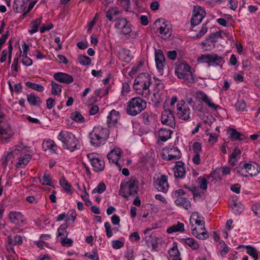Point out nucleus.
Instances as JSON below:
<instances>
[{
    "instance_id": "obj_61",
    "label": "nucleus",
    "mask_w": 260,
    "mask_h": 260,
    "mask_svg": "<svg viewBox=\"0 0 260 260\" xmlns=\"http://www.w3.org/2000/svg\"><path fill=\"white\" fill-rule=\"evenodd\" d=\"M106 229V235L108 238H110L113 236V233L111 230L110 223L109 222H106L104 224Z\"/></svg>"
},
{
    "instance_id": "obj_32",
    "label": "nucleus",
    "mask_w": 260,
    "mask_h": 260,
    "mask_svg": "<svg viewBox=\"0 0 260 260\" xmlns=\"http://www.w3.org/2000/svg\"><path fill=\"white\" fill-rule=\"evenodd\" d=\"M184 163L179 161L176 162L174 169V176L176 178H181L185 174V171L184 167Z\"/></svg>"
},
{
    "instance_id": "obj_64",
    "label": "nucleus",
    "mask_w": 260,
    "mask_h": 260,
    "mask_svg": "<svg viewBox=\"0 0 260 260\" xmlns=\"http://www.w3.org/2000/svg\"><path fill=\"white\" fill-rule=\"evenodd\" d=\"M207 135H209V138L208 142L212 143V144L216 142L217 140V135L214 133H211L209 134H207Z\"/></svg>"
},
{
    "instance_id": "obj_60",
    "label": "nucleus",
    "mask_w": 260,
    "mask_h": 260,
    "mask_svg": "<svg viewBox=\"0 0 260 260\" xmlns=\"http://www.w3.org/2000/svg\"><path fill=\"white\" fill-rule=\"evenodd\" d=\"M144 123L146 125H149L150 123L151 116L148 113L144 112L141 114Z\"/></svg>"
},
{
    "instance_id": "obj_25",
    "label": "nucleus",
    "mask_w": 260,
    "mask_h": 260,
    "mask_svg": "<svg viewBox=\"0 0 260 260\" xmlns=\"http://www.w3.org/2000/svg\"><path fill=\"white\" fill-rule=\"evenodd\" d=\"M153 185L158 191L165 193L168 192L169 187L168 180H155Z\"/></svg>"
},
{
    "instance_id": "obj_2",
    "label": "nucleus",
    "mask_w": 260,
    "mask_h": 260,
    "mask_svg": "<svg viewBox=\"0 0 260 260\" xmlns=\"http://www.w3.org/2000/svg\"><path fill=\"white\" fill-rule=\"evenodd\" d=\"M194 72V70L184 61L177 63L175 68V74L177 78L190 83L197 80Z\"/></svg>"
},
{
    "instance_id": "obj_50",
    "label": "nucleus",
    "mask_w": 260,
    "mask_h": 260,
    "mask_svg": "<svg viewBox=\"0 0 260 260\" xmlns=\"http://www.w3.org/2000/svg\"><path fill=\"white\" fill-rule=\"evenodd\" d=\"M235 107L236 110L240 112H243L246 111V104L243 100H238L235 104Z\"/></svg>"
},
{
    "instance_id": "obj_47",
    "label": "nucleus",
    "mask_w": 260,
    "mask_h": 260,
    "mask_svg": "<svg viewBox=\"0 0 260 260\" xmlns=\"http://www.w3.org/2000/svg\"><path fill=\"white\" fill-rule=\"evenodd\" d=\"M51 85L52 86V93L53 94L59 95L61 92V86L54 81L51 82Z\"/></svg>"
},
{
    "instance_id": "obj_43",
    "label": "nucleus",
    "mask_w": 260,
    "mask_h": 260,
    "mask_svg": "<svg viewBox=\"0 0 260 260\" xmlns=\"http://www.w3.org/2000/svg\"><path fill=\"white\" fill-rule=\"evenodd\" d=\"M184 240L185 244L192 249L196 250L199 248V244L195 239L191 238H188L184 239Z\"/></svg>"
},
{
    "instance_id": "obj_13",
    "label": "nucleus",
    "mask_w": 260,
    "mask_h": 260,
    "mask_svg": "<svg viewBox=\"0 0 260 260\" xmlns=\"http://www.w3.org/2000/svg\"><path fill=\"white\" fill-rule=\"evenodd\" d=\"M260 172V167L256 163L244 164L241 168V174L244 177H254Z\"/></svg>"
},
{
    "instance_id": "obj_26",
    "label": "nucleus",
    "mask_w": 260,
    "mask_h": 260,
    "mask_svg": "<svg viewBox=\"0 0 260 260\" xmlns=\"http://www.w3.org/2000/svg\"><path fill=\"white\" fill-rule=\"evenodd\" d=\"M173 131L166 128H160L158 131L157 136L158 142H165L171 138Z\"/></svg>"
},
{
    "instance_id": "obj_53",
    "label": "nucleus",
    "mask_w": 260,
    "mask_h": 260,
    "mask_svg": "<svg viewBox=\"0 0 260 260\" xmlns=\"http://www.w3.org/2000/svg\"><path fill=\"white\" fill-rule=\"evenodd\" d=\"M169 104L167 106H166V108H170L172 111H174V109H175L176 107L175 104L178 102V98L176 96H174L169 99Z\"/></svg>"
},
{
    "instance_id": "obj_44",
    "label": "nucleus",
    "mask_w": 260,
    "mask_h": 260,
    "mask_svg": "<svg viewBox=\"0 0 260 260\" xmlns=\"http://www.w3.org/2000/svg\"><path fill=\"white\" fill-rule=\"evenodd\" d=\"M59 183L62 189L67 193H72L73 187L67 180H59Z\"/></svg>"
},
{
    "instance_id": "obj_4",
    "label": "nucleus",
    "mask_w": 260,
    "mask_h": 260,
    "mask_svg": "<svg viewBox=\"0 0 260 260\" xmlns=\"http://www.w3.org/2000/svg\"><path fill=\"white\" fill-rule=\"evenodd\" d=\"M109 135V131L106 127L95 126L89 133L90 142L92 145L98 147L103 145L106 142Z\"/></svg>"
},
{
    "instance_id": "obj_40",
    "label": "nucleus",
    "mask_w": 260,
    "mask_h": 260,
    "mask_svg": "<svg viewBox=\"0 0 260 260\" xmlns=\"http://www.w3.org/2000/svg\"><path fill=\"white\" fill-rule=\"evenodd\" d=\"M71 118L74 121L78 123H83L85 121V118L78 111H75L71 114Z\"/></svg>"
},
{
    "instance_id": "obj_10",
    "label": "nucleus",
    "mask_w": 260,
    "mask_h": 260,
    "mask_svg": "<svg viewBox=\"0 0 260 260\" xmlns=\"http://www.w3.org/2000/svg\"><path fill=\"white\" fill-rule=\"evenodd\" d=\"M224 58L217 54H202L198 58V61L203 63H207L209 66H217L223 62Z\"/></svg>"
},
{
    "instance_id": "obj_34",
    "label": "nucleus",
    "mask_w": 260,
    "mask_h": 260,
    "mask_svg": "<svg viewBox=\"0 0 260 260\" xmlns=\"http://www.w3.org/2000/svg\"><path fill=\"white\" fill-rule=\"evenodd\" d=\"M42 147L44 151L50 150L52 152H56L57 149V146L54 141L48 140L44 141L42 144Z\"/></svg>"
},
{
    "instance_id": "obj_20",
    "label": "nucleus",
    "mask_w": 260,
    "mask_h": 260,
    "mask_svg": "<svg viewBox=\"0 0 260 260\" xmlns=\"http://www.w3.org/2000/svg\"><path fill=\"white\" fill-rule=\"evenodd\" d=\"M196 98L200 102L205 103L212 109L216 110L219 107V106L213 103L210 97L201 90H199L196 92Z\"/></svg>"
},
{
    "instance_id": "obj_37",
    "label": "nucleus",
    "mask_w": 260,
    "mask_h": 260,
    "mask_svg": "<svg viewBox=\"0 0 260 260\" xmlns=\"http://www.w3.org/2000/svg\"><path fill=\"white\" fill-rule=\"evenodd\" d=\"M41 17L37 18L31 22L30 29L28 30V32L30 34H34L38 31V28L41 23Z\"/></svg>"
},
{
    "instance_id": "obj_12",
    "label": "nucleus",
    "mask_w": 260,
    "mask_h": 260,
    "mask_svg": "<svg viewBox=\"0 0 260 260\" xmlns=\"http://www.w3.org/2000/svg\"><path fill=\"white\" fill-rule=\"evenodd\" d=\"M30 0H14L13 4V10L16 13H21L23 12L28 5ZM37 2L32 1L28 4L27 10L23 15L25 16L26 13L30 11L36 5Z\"/></svg>"
},
{
    "instance_id": "obj_38",
    "label": "nucleus",
    "mask_w": 260,
    "mask_h": 260,
    "mask_svg": "<svg viewBox=\"0 0 260 260\" xmlns=\"http://www.w3.org/2000/svg\"><path fill=\"white\" fill-rule=\"evenodd\" d=\"M184 231V224L179 222L177 224L173 225L167 229V232L170 234L177 232H182Z\"/></svg>"
},
{
    "instance_id": "obj_33",
    "label": "nucleus",
    "mask_w": 260,
    "mask_h": 260,
    "mask_svg": "<svg viewBox=\"0 0 260 260\" xmlns=\"http://www.w3.org/2000/svg\"><path fill=\"white\" fill-rule=\"evenodd\" d=\"M121 11L119 10L116 7H110L106 12V17L110 21H113L114 19V16H117L121 14Z\"/></svg>"
},
{
    "instance_id": "obj_8",
    "label": "nucleus",
    "mask_w": 260,
    "mask_h": 260,
    "mask_svg": "<svg viewBox=\"0 0 260 260\" xmlns=\"http://www.w3.org/2000/svg\"><path fill=\"white\" fill-rule=\"evenodd\" d=\"M154 27L159 31V35L164 39L169 38L172 34V29L169 24L167 23L163 19H157L154 23Z\"/></svg>"
},
{
    "instance_id": "obj_28",
    "label": "nucleus",
    "mask_w": 260,
    "mask_h": 260,
    "mask_svg": "<svg viewBox=\"0 0 260 260\" xmlns=\"http://www.w3.org/2000/svg\"><path fill=\"white\" fill-rule=\"evenodd\" d=\"M190 223L191 224V227L194 226V224H196L199 226H204V218L198 212H194L190 216Z\"/></svg>"
},
{
    "instance_id": "obj_46",
    "label": "nucleus",
    "mask_w": 260,
    "mask_h": 260,
    "mask_svg": "<svg viewBox=\"0 0 260 260\" xmlns=\"http://www.w3.org/2000/svg\"><path fill=\"white\" fill-rule=\"evenodd\" d=\"M245 248L247 249V253L250 256H252L254 260H257L258 259V251L253 247L247 245Z\"/></svg>"
},
{
    "instance_id": "obj_24",
    "label": "nucleus",
    "mask_w": 260,
    "mask_h": 260,
    "mask_svg": "<svg viewBox=\"0 0 260 260\" xmlns=\"http://www.w3.org/2000/svg\"><path fill=\"white\" fill-rule=\"evenodd\" d=\"M191 233L196 236L197 238L200 240H205L208 238V232L206 230L204 226H201L198 228L196 227H191Z\"/></svg>"
},
{
    "instance_id": "obj_59",
    "label": "nucleus",
    "mask_w": 260,
    "mask_h": 260,
    "mask_svg": "<svg viewBox=\"0 0 260 260\" xmlns=\"http://www.w3.org/2000/svg\"><path fill=\"white\" fill-rule=\"evenodd\" d=\"M60 242L62 246L67 247L71 246L73 243V240L67 237H61Z\"/></svg>"
},
{
    "instance_id": "obj_52",
    "label": "nucleus",
    "mask_w": 260,
    "mask_h": 260,
    "mask_svg": "<svg viewBox=\"0 0 260 260\" xmlns=\"http://www.w3.org/2000/svg\"><path fill=\"white\" fill-rule=\"evenodd\" d=\"M162 92L154 91L152 97V101L155 104H159L161 101Z\"/></svg>"
},
{
    "instance_id": "obj_58",
    "label": "nucleus",
    "mask_w": 260,
    "mask_h": 260,
    "mask_svg": "<svg viewBox=\"0 0 260 260\" xmlns=\"http://www.w3.org/2000/svg\"><path fill=\"white\" fill-rule=\"evenodd\" d=\"M13 157L12 151L8 152L2 158V164L6 166L9 160Z\"/></svg>"
},
{
    "instance_id": "obj_21",
    "label": "nucleus",
    "mask_w": 260,
    "mask_h": 260,
    "mask_svg": "<svg viewBox=\"0 0 260 260\" xmlns=\"http://www.w3.org/2000/svg\"><path fill=\"white\" fill-rule=\"evenodd\" d=\"M120 114L116 110L113 109L109 113L107 117V124L109 128L115 127L120 118Z\"/></svg>"
},
{
    "instance_id": "obj_45",
    "label": "nucleus",
    "mask_w": 260,
    "mask_h": 260,
    "mask_svg": "<svg viewBox=\"0 0 260 260\" xmlns=\"http://www.w3.org/2000/svg\"><path fill=\"white\" fill-rule=\"evenodd\" d=\"M68 227V225L67 224L61 225L57 230V237L63 236L64 237H67L68 233L67 229Z\"/></svg>"
},
{
    "instance_id": "obj_36",
    "label": "nucleus",
    "mask_w": 260,
    "mask_h": 260,
    "mask_svg": "<svg viewBox=\"0 0 260 260\" xmlns=\"http://www.w3.org/2000/svg\"><path fill=\"white\" fill-rule=\"evenodd\" d=\"M231 133L230 134V138L232 141H242L246 139L245 136L241 133H240L235 129H231Z\"/></svg>"
},
{
    "instance_id": "obj_29",
    "label": "nucleus",
    "mask_w": 260,
    "mask_h": 260,
    "mask_svg": "<svg viewBox=\"0 0 260 260\" xmlns=\"http://www.w3.org/2000/svg\"><path fill=\"white\" fill-rule=\"evenodd\" d=\"M241 153L240 149L236 147L229 157V163L232 166H235L241 157Z\"/></svg>"
},
{
    "instance_id": "obj_42",
    "label": "nucleus",
    "mask_w": 260,
    "mask_h": 260,
    "mask_svg": "<svg viewBox=\"0 0 260 260\" xmlns=\"http://www.w3.org/2000/svg\"><path fill=\"white\" fill-rule=\"evenodd\" d=\"M227 33L223 30H219L214 33L210 34V35L208 37V39H210L211 40L212 42H215L216 41L215 40V38H220L221 39L224 38V36H226Z\"/></svg>"
},
{
    "instance_id": "obj_54",
    "label": "nucleus",
    "mask_w": 260,
    "mask_h": 260,
    "mask_svg": "<svg viewBox=\"0 0 260 260\" xmlns=\"http://www.w3.org/2000/svg\"><path fill=\"white\" fill-rule=\"evenodd\" d=\"M169 258H172L173 257L179 256V252L177 249V245H174L173 247L169 250Z\"/></svg>"
},
{
    "instance_id": "obj_49",
    "label": "nucleus",
    "mask_w": 260,
    "mask_h": 260,
    "mask_svg": "<svg viewBox=\"0 0 260 260\" xmlns=\"http://www.w3.org/2000/svg\"><path fill=\"white\" fill-rule=\"evenodd\" d=\"M76 217V213L74 210H70L69 211L68 214H67V218L66 220V223H69L70 221L73 223Z\"/></svg>"
},
{
    "instance_id": "obj_5",
    "label": "nucleus",
    "mask_w": 260,
    "mask_h": 260,
    "mask_svg": "<svg viewBox=\"0 0 260 260\" xmlns=\"http://www.w3.org/2000/svg\"><path fill=\"white\" fill-rule=\"evenodd\" d=\"M146 102L140 97L132 98L127 103L126 113L132 116H136L146 108Z\"/></svg>"
},
{
    "instance_id": "obj_1",
    "label": "nucleus",
    "mask_w": 260,
    "mask_h": 260,
    "mask_svg": "<svg viewBox=\"0 0 260 260\" xmlns=\"http://www.w3.org/2000/svg\"><path fill=\"white\" fill-rule=\"evenodd\" d=\"M151 76L147 73H142L135 79L133 88L136 93L147 98L150 93L149 86L151 83Z\"/></svg>"
},
{
    "instance_id": "obj_57",
    "label": "nucleus",
    "mask_w": 260,
    "mask_h": 260,
    "mask_svg": "<svg viewBox=\"0 0 260 260\" xmlns=\"http://www.w3.org/2000/svg\"><path fill=\"white\" fill-rule=\"evenodd\" d=\"M191 150L194 154H199L202 151V145L200 143L194 142L191 148Z\"/></svg>"
},
{
    "instance_id": "obj_11",
    "label": "nucleus",
    "mask_w": 260,
    "mask_h": 260,
    "mask_svg": "<svg viewBox=\"0 0 260 260\" xmlns=\"http://www.w3.org/2000/svg\"><path fill=\"white\" fill-rule=\"evenodd\" d=\"M161 122L164 125H166L172 128L176 126V121L173 111L170 108H166L164 106V110L161 112Z\"/></svg>"
},
{
    "instance_id": "obj_3",
    "label": "nucleus",
    "mask_w": 260,
    "mask_h": 260,
    "mask_svg": "<svg viewBox=\"0 0 260 260\" xmlns=\"http://www.w3.org/2000/svg\"><path fill=\"white\" fill-rule=\"evenodd\" d=\"M57 139L62 143V147L71 152L80 149V141L71 132L62 130Z\"/></svg>"
},
{
    "instance_id": "obj_15",
    "label": "nucleus",
    "mask_w": 260,
    "mask_h": 260,
    "mask_svg": "<svg viewBox=\"0 0 260 260\" xmlns=\"http://www.w3.org/2000/svg\"><path fill=\"white\" fill-rule=\"evenodd\" d=\"M181 156L180 151L177 147H172L163 149L161 157L166 160H173L179 159Z\"/></svg>"
},
{
    "instance_id": "obj_19",
    "label": "nucleus",
    "mask_w": 260,
    "mask_h": 260,
    "mask_svg": "<svg viewBox=\"0 0 260 260\" xmlns=\"http://www.w3.org/2000/svg\"><path fill=\"white\" fill-rule=\"evenodd\" d=\"M13 135V131L8 123H0V139L3 142H7Z\"/></svg>"
},
{
    "instance_id": "obj_18",
    "label": "nucleus",
    "mask_w": 260,
    "mask_h": 260,
    "mask_svg": "<svg viewBox=\"0 0 260 260\" xmlns=\"http://www.w3.org/2000/svg\"><path fill=\"white\" fill-rule=\"evenodd\" d=\"M87 158L90 160V163L96 172H100L103 171L105 168L104 161L96 157L95 153H90L87 154Z\"/></svg>"
},
{
    "instance_id": "obj_39",
    "label": "nucleus",
    "mask_w": 260,
    "mask_h": 260,
    "mask_svg": "<svg viewBox=\"0 0 260 260\" xmlns=\"http://www.w3.org/2000/svg\"><path fill=\"white\" fill-rule=\"evenodd\" d=\"M119 57L125 62H129L131 59V53L128 50L122 49L119 52Z\"/></svg>"
},
{
    "instance_id": "obj_17",
    "label": "nucleus",
    "mask_w": 260,
    "mask_h": 260,
    "mask_svg": "<svg viewBox=\"0 0 260 260\" xmlns=\"http://www.w3.org/2000/svg\"><path fill=\"white\" fill-rule=\"evenodd\" d=\"M155 61L156 68L158 72L162 75L164 68L166 66V61L162 51L160 50H155Z\"/></svg>"
},
{
    "instance_id": "obj_14",
    "label": "nucleus",
    "mask_w": 260,
    "mask_h": 260,
    "mask_svg": "<svg viewBox=\"0 0 260 260\" xmlns=\"http://www.w3.org/2000/svg\"><path fill=\"white\" fill-rule=\"evenodd\" d=\"M205 16L206 12L204 8L199 6H194L190 20L191 25L196 26L199 24Z\"/></svg>"
},
{
    "instance_id": "obj_27",
    "label": "nucleus",
    "mask_w": 260,
    "mask_h": 260,
    "mask_svg": "<svg viewBox=\"0 0 260 260\" xmlns=\"http://www.w3.org/2000/svg\"><path fill=\"white\" fill-rule=\"evenodd\" d=\"M184 187L192 192L194 200L198 199H205L206 197L205 191L198 187L192 185L190 187L185 186Z\"/></svg>"
},
{
    "instance_id": "obj_51",
    "label": "nucleus",
    "mask_w": 260,
    "mask_h": 260,
    "mask_svg": "<svg viewBox=\"0 0 260 260\" xmlns=\"http://www.w3.org/2000/svg\"><path fill=\"white\" fill-rule=\"evenodd\" d=\"M79 63L82 65H89L91 63V59L85 55H79L78 56Z\"/></svg>"
},
{
    "instance_id": "obj_16",
    "label": "nucleus",
    "mask_w": 260,
    "mask_h": 260,
    "mask_svg": "<svg viewBox=\"0 0 260 260\" xmlns=\"http://www.w3.org/2000/svg\"><path fill=\"white\" fill-rule=\"evenodd\" d=\"M8 218L11 223L19 226L22 227L25 224V218L20 212L15 211L10 212Z\"/></svg>"
},
{
    "instance_id": "obj_55",
    "label": "nucleus",
    "mask_w": 260,
    "mask_h": 260,
    "mask_svg": "<svg viewBox=\"0 0 260 260\" xmlns=\"http://www.w3.org/2000/svg\"><path fill=\"white\" fill-rule=\"evenodd\" d=\"M106 188L105 184L103 182H100L97 187L92 190V193L98 192L99 193H102L105 191Z\"/></svg>"
},
{
    "instance_id": "obj_56",
    "label": "nucleus",
    "mask_w": 260,
    "mask_h": 260,
    "mask_svg": "<svg viewBox=\"0 0 260 260\" xmlns=\"http://www.w3.org/2000/svg\"><path fill=\"white\" fill-rule=\"evenodd\" d=\"M9 243L14 245H21L22 243V237L20 235H16L14 239H9Z\"/></svg>"
},
{
    "instance_id": "obj_31",
    "label": "nucleus",
    "mask_w": 260,
    "mask_h": 260,
    "mask_svg": "<svg viewBox=\"0 0 260 260\" xmlns=\"http://www.w3.org/2000/svg\"><path fill=\"white\" fill-rule=\"evenodd\" d=\"M28 103L33 106L39 107L42 103L41 99L34 93L26 95Z\"/></svg>"
},
{
    "instance_id": "obj_48",
    "label": "nucleus",
    "mask_w": 260,
    "mask_h": 260,
    "mask_svg": "<svg viewBox=\"0 0 260 260\" xmlns=\"http://www.w3.org/2000/svg\"><path fill=\"white\" fill-rule=\"evenodd\" d=\"M232 207L236 214H240L244 209V206L240 203H234Z\"/></svg>"
},
{
    "instance_id": "obj_62",
    "label": "nucleus",
    "mask_w": 260,
    "mask_h": 260,
    "mask_svg": "<svg viewBox=\"0 0 260 260\" xmlns=\"http://www.w3.org/2000/svg\"><path fill=\"white\" fill-rule=\"evenodd\" d=\"M164 85L161 81H157L154 87V91H157L161 92V90L164 89Z\"/></svg>"
},
{
    "instance_id": "obj_7",
    "label": "nucleus",
    "mask_w": 260,
    "mask_h": 260,
    "mask_svg": "<svg viewBox=\"0 0 260 260\" xmlns=\"http://www.w3.org/2000/svg\"><path fill=\"white\" fill-rule=\"evenodd\" d=\"M173 113L180 120L187 121L191 118V110L184 100L178 101Z\"/></svg>"
},
{
    "instance_id": "obj_23",
    "label": "nucleus",
    "mask_w": 260,
    "mask_h": 260,
    "mask_svg": "<svg viewBox=\"0 0 260 260\" xmlns=\"http://www.w3.org/2000/svg\"><path fill=\"white\" fill-rule=\"evenodd\" d=\"M53 77L56 81L67 84H70L74 81L72 76L62 72L55 73Z\"/></svg>"
},
{
    "instance_id": "obj_9",
    "label": "nucleus",
    "mask_w": 260,
    "mask_h": 260,
    "mask_svg": "<svg viewBox=\"0 0 260 260\" xmlns=\"http://www.w3.org/2000/svg\"><path fill=\"white\" fill-rule=\"evenodd\" d=\"M115 28L123 35L130 36L132 31V25L124 18L118 17L115 19Z\"/></svg>"
},
{
    "instance_id": "obj_6",
    "label": "nucleus",
    "mask_w": 260,
    "mask_h": 260,
    "mask_svg": "<svg viewBox=\"0 0 260 260\" xmlns=\"http://www.w3.org/2000/svg\"><path fill=\"white\" fill-rule=\"evenodd\" d=\"M138 180H128L121 183L119 194L125 198L136 193L138 189Z\"/></svg>"
},
{
    "instance_id": "obj_41",
    "label": "nucleus",
    "mask_w": 260,
    "mask_h": 260,
    "mask_svg": "<svg viewBox=\"0 0 260 260\" xmlns=\"http://www.w3.org/2000/svg\"><path fill=\"white\" fill-rule=\"evenodd\" d=\"M25 84L26 87L39 92H43L44 90V87L40 84H38L30 81H26Z\"/></svg>"
},
{
    "instance_id": "obj_22",
    "label": "nucleus",
    "mask_w": 260,
    "mask_h": 260,
    "mask_svg": "<svg viewBox=\"0 0 260 260\" xmlns=\"http://www.w3.org/2000/svg\"><path fill=\"white\" fill-rule=\"evenodd\" d=\"M121 155V150L119 148L114 147L108 154L107 157L110 162L115 164L119 169H120V165L118 163V161L120 159Z\"/></svg>"
},
{
    "instance_id": "obj_30",
    "label": "nucleus",
    "mask_w": 260,
    "mask_h": 260,
    "mask_svg": "<svg viewBox=\"0 0 260 260\" xmlns=\"http://www.w3.org/2000/svg\"><path fill=\"white\" fill-rule=\"evenodd\" d=\"M175 203L177 206H179L185 210H189L191 208V204L187 198L184 197H178L175 201Z\"/></svg>"
},
{
    "instance_id": "obj_35",
    "label": "nucleus",
    "mask_w": 260,
    "mask_h": 260,
    "mask_svg": "<svg viewBox=\"0 0 260 260\" xmlns=\"http://www.w3.org/2000/svg\"><path fill=\"white\" fill-rule=\"evenodd\" d=\"M31 159V156L27 154L18 158V161L17 164V167L19 168H24Z\"/></svg>"
},
{
    "instance_id": "obj_63",
    "label": "nucleus",
    "mask_w": 260,
    "mask_h": 260,
    "mask_svg": "<svg viewBox=\"0 0 260 260\" xmlns=\"http://www.w3.org/2000/svg\"><path fill=\"white\" fill-rule=\"evenodd\" d=\"M199 188L204 191H206L207 188L208 182L207 180H199L198 182Z\"/></svg>"
}]
</instances>
